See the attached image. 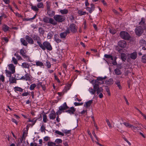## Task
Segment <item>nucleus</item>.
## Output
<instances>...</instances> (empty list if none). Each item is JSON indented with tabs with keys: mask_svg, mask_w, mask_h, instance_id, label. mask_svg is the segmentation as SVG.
I'll list each match as a JSON object with an SVG mask.
<instances>
[{
	"mask_svg": "<svg viewBox=\"0 0 146 146\" xmlns=\"http://www.w3.org/2000/svg\"><path fill=\"white\" fill-rule=\"evenodd\" d=\"M130 57L133 60H135L137 57V52H134L131 53L130 54Z\"/></svg>",
	"mask_w": 146,
	"mask_h": 146,
	"instance_id": "2eb2a0df",
	"label": "nucleus"
},
{
	"mask_svg": "<svg viewBox=\"0 0 146 146\" xmlns=\"http://www.w3.org/2000/svg\"><path fill=\"white\" fill-rule=\"evenodd\" d=\"M109 31L110 33L113 35L115 34L116 32V30L113 28L111 29L110 28Z\"/></svg>",
	"mask_w": 146,
	"mask_h": 146,
	"instance_id": "c9c22d12",
	"label": "nucleus"
},
{
	"mask_svg": "<svg viewBox=\"0 0 146 146\" xmlns=\"http://www.w3.org/2000/svg\"><path fill=\"white\" fill-rule=\"evenodd\" d=\"M14 55L16 56L17 58L18 59V60H22L21 57L18 54L15 53V54Z\"/></svg>",
	"mask_w": 146,
	"mask_h": 146,
	"instance_id": "de8ad7c7",
	"label": "nucleus"
},
{
	"mask_svg": "<svg viewBox=\"0 0 146 146\" xmlns=\"http://www.w3.org/2000/svg\"><path fill=\"white\" fill-rule=\"evenodd\" d=\"M104 56L106 58H110L112 60H113V59L112 56L110 55L105 54L104 55Z\"/></svg>",
	"mask_w": 146,
	"mask_h": 146,
	"instance_id": "473e14b6",
	"label": "nucleus"
},
{
	"mask_svg": "<svg viewBox=\"0 0 146 146\" xmlns=\"http://www.w3.org/2000/svg\"><path fill=\"white\" fill-rule=\"evenodd\" d=\"M45 130V127L43 125H42L41 127V131L42 132H43V131Z\"/></svg>",
	"mask_w": 146,
	"mask_h": 146,
	"instance_id": "774afa93",
	"label": "nucleus"
},
{
	"mask_svg": "<svg viewBox=\"0 0 146 146\" xmlns=\"http://www.w3.org/2000/svg\"><path fill=\"white\" fill-rule=\"evenodd\" d=\"M55 132L56 133L58 134L59 135H61L62 136L64 135V133H62L61 132H60V131H57V130Z\"/></svg>",
	"mask_w": 146,
	"mask_h": 146,
	"instance_id": "6e6d98bb",
	"label": "nucleus"
},
{
	"mask_svg": "<svg viewBox=\"0 0 146 146\" xmlns=\"http://www.w3.org/2000/svg\"><path fill=\"white\" fill-rule=\"evenodd\" d=\"M25 38L29 44H33L34 43L33 40L31 37L27 35L25 37Z\"/></svg>",
	"mask_w": 146,
	"mask_h": 146,
	"instance_id": "9b49d317",
	"label": "nucleus"
},
{
	"mask_svg": "<svg viewBox=\"0 0 146 146\" xmlns=\"http://www.w3.org/2000/svg\"><path fill=\"white\" fill-rule=\"evenodd\" d=\"M21 66L23 68L29 69V68L30 65L26 63H23L22 64Z\"/></svg>",
	"mask_w": 146,
	"mask_h": 146,
	"instance_id": "5701e85b",
	"label": "nucleus"
},
{
	"mask_svg": "<svg viewBox=\"0 0 146 146\" xmlns=\"http://www.w3.org/2000/svg\"><path fill=\"white\" fill-rule=\"evenodd\" d=\"M120 35L121 38L125 40H128L130 37L129 34L126 32L121 31Z\"/></svg>",
	"mask_w": 146,
	"mask_h": 146,
	"instance_id": "39448f33",
	"label": "nucleus"
},
{
	"mask_svg": "<svg viewBox=\"0 0 146 146\" xmlns=\"http://www.w3.org/2000/svg\"><path fill=\"white\" fill-rule=\"evenodd\" d=\"M12 61L15 64H17V59L14 57H13L12 58Z\"/></svg>",
	"mask_w": 146,
	"mask_h": 146,
	"instance_id": "13d9d810",
	"label": "nucleus"
},
{
	"mask_svg": "<svg viewBox=\"0 0 146 146\" xmlns=\"http://www.w3.org/2000/svg\"><path fill=\"white\" fill-rule=\"evenodd\" d=\"M57 36L56 35H54L55 40L57 43H59L61 42V40L59 38H57Z\"/></svg>",
	"mask_w": 146,
	"mask_h": 146,
	"instance_id": "7c9ffc66",
	"label": "nucleus"
},
{
	"mask_svg": "<svg viewBox=\"0 0 146 146\" xmlns=\"http://www.w3.org/2000/svg\"><path fill=\"white\" fill-rule=\"evenodd\" d=\"M94 9L93 7L92 8L87 7L86 8L87 10L90 13H91L94 10Z\"/></svg>",
	"mask_w": 146,
	"mask_h": 146,
	"instance_id": "58836bf2",
	"label": "nucleus"
},
{
	"mask_svg": "<svg viewBox=\"0 0 146 146\" xmlns=\"http://www.w3.org/2000/svg\"><path fill=\"white\" fill-rule=\"evenodd\" d=\"M55 142L57 144L62 143V140L60 139H57L56 140Z\"/></svg>",
	"mask_w": 146,
	"mask_h": 146,
	"instance_id": "5fc2aeb1",
	"label": "nucleus"
},
{
	"mask_svg": "<svg viewBox=\"0 0 146 146\" xmlns=\"http://www.w3.org/2000/svg\"><path fill=\"white\" fill-rule=\"evenodd\" d=\"M92 134L93 135H94V137L96 138V139L97 140V141H98V138L97 137V136L96 135V134L95 133V131H94V130H93V132H92Z\"/></svg>",
	"mask_w": 146,
	"mask_h": 146,
	"instance_id": "4d7b16f0",
	"label": "nucleus"
},
{
	"mask_svg": "<svg viewBox=\"0 0 146 146\" xmlns=\"http://www.w3.org/2000/svg\"><path fill=\"white\" fill-rule=\"evenodd\" d=\"M70 30H71L72 32L75 33L77 31V28L76 26L74 24H71L69 27Z\"/></svg>",
	"mask_w": 146,
	"mask_h": 146,
	"instance_id": "6e6552de",
	"label": "nucleus"
},
{
	"mask_svg": "<svg viewBox=\"0 0 146 146\" xmlns=\"http://www.w3.org/2000/svg\"><path fill=\"white\" fill-rule=\"evenodd\" d=\"M20 52L21 54L25 58H29V57L26 55V51L24 50V49H21L20 50Z\"/></svg>",
	"mask_w": 146,
	"mask_h": 146,
	"instance_id": "ddd939ff",
	"label": "nucleus"
},
{
	"mask_svg": "<svg viewBox=\"0 0 146 146\" xmlns=\"http://www.w3.org/2000/svg\"><path fill=\"white\" fill-rule=\"evenodd\" d=\"M92 82H94L95 84L94 85L93 88L95 90V93L97 92V94H99L100 93L103 92V89L101 87H99V84L100 82L96 80H92Z\"/></svg>",
	"mask_w": 146,
	"mask_h": 146,
	"instance_id": "f03ea898",
	"label": "nucleus"
},
{
	"mask_svg": "<svg viewBox=\"0 0 146 146\" xmlns=\"http://www.w3.org/2000/svg\"><path fill=\"white\" fill-rule=\"evenodd\" d=\"M75 111V110L74 107H71L70 109L66 111V112H68L70 114H74Z\"/></svg>",
	"mask_w": 146,
	"mask_h": 146,
	"instance_id": "a211bd4d",
	"label": "nucleus"
},
{
	"mask_svg": "<svg viewBox=\"0 0 146 146\" xmlns=\"http://www.w3.org/2000/svg\"><path fill=\"white\" fill-rule=\"evenodd\" d=\"M78 13L81 16L86 14V12L85 11H83L81 10H80L78 11Z\"/></svg>",
	"mask_w": 146,
	"mask_h": 146,
	"instance_id": "c85d7f7f",
	"label": "nucleus"
},
{
	"mask_svg": "<svg viewBox=\"0 0 146 146\" xmlns=\"http://www.w3.org/2000/svg\"><path fill=\"white\" fill-rule=\"evenodd\" d=\"M36 86V85L35 84H33L31 85L30 89L31 90H33Z\"/></svg>",
	"mask_w": 146,
	"mask_h": 146,
	"instance_id": "603ef678",
	"label": "nucleus"
},
{
	"mask_svg": "<svg viewBox=\"0 0 146 146\" xmlns=\"http://www.w3.org/2000/svg\"><path fill=\"white\" fill-rule=\"evenodd\" d=\"M49 116L50 119H54L56 117V113L53 111H51Z\"/></svg>",
	"mask_w": 146,
	"mask_h": 146,
	"instance_id": "f8f14e48",
	"label": "nucleus"
},
{
	"mask_svg": "<svg viewBox=\"0 0 146 146\" xmlns=\"http://www.w3.org/2000/svg\"><path fill=\"white\" fill-rule=\"evenodd\" d=\"M106 121L109 127H110V128H111L112 127L111 125L110 124V122L109 120H108V119H106Z\"/></svg>",
	"mask_w": 146,
	"mask_h": 146,
	"instance_id": "052dcab7",
	"label": "nucleus"
},
{
	"mask_svg": "<svg viewBox=\"0 0 146 146\" xmlns=\"http://www.w3.org/2000/svg\"><path fill=\"white\" fill-rule=\"evenodd\" d=\"M15 91H19L20 92H22L23 90L21 88L15 87Z\"/></svg>",
	"mask_w": 146,
	"mask_h": 146,
	"instance_id": "ea45409f",
	"label": "nucleus"
},
{
	"mask_svg": "<svg viewBox=\"0 0 146 146\" xmlns=\"http://www.w3.org/2000/svg\"><path fill=\"white\" fill-rule=\"evenodd\" d=\"M115 84L117 85V86H118L120 89H121V86L120 85V82L119 81H117L116 82Z\"/></svg>",
	"mask_w": 146,
	"mask_h": 146,
	"instance_id": "864d4df0",
	"label": "nucleus"
},
{
	"mask_svg": "<svg viewBox=\"0 0 146 146\" xmlns=\"http://www.w3.org/2000/svg\"><path fill=\"white\" fill-rule=\"evenodd\" d=\"M49 138L48 137H45L44 138V141H48L49 139Z\"/></svg>",
	"mask_w": 146,
	"mask_h": 146,
	"instance_id": "338daca9",
	"label": "nucleus"
},
{
	"mask_svg": "<svg viewBox=\"0 0 146 146\" xmlns=\"http://www.w3.org/2000/svg\"><path fill=\"white\" fill-rule=\"evenodd\" d=\"M118 44L119 46L121 48L125 47L126 45V43L125 41L122 40L119 41L118 42Z\"/></svg>",
	"mask_w": 146,
	"mask_h": 146,
	"instance_id": "1a4fd4ad",
	"label": "nucleus"
},
{
	"mask_svg": "<svg viewBox=\"0 0 146 146\" xmlns=\"http://www.w3.org/2000/svg\"><path fill=\"white\" fill-rule=\"evenodd\" d=\"M93 100H90L86 102L84 106L86 108H88L91 105L92 103Z\"/></svg>",
	"mask_w": 146,
	"mask_h": 146,
	"instance_id": "412c9836",
	"label": "nucleus"
},
{
	"mask_svg": "<svg viewBox=\"0 0 146 146\" xmlns=\"http://www.w3.org/2000/svg\"><path fill=\"white\" fill-rule=\"evenodd\" d=\"M1 15H2L0 16V23L2 20L3 17H4V18H6L7 17V16L4 13H2Z\"/></svg>",
	"mask_w": 146,
	"mask_h": 146,
	"instance_id": "79ce46f5",
	"label": "nucleus"
},
{
	"mask_svg": "<svg viewBox=\"0 0 146 146\" xmlns=\"http://www.w3.org/2000/svg\"><path fill=\"white\" fill-rule=\"evenodd\" d=\"M47 13L50 17H52L55 15V12L51 10L47 11Z\"/></svg>",
	"mask_w": 146,
	"mask_h": 146,
	"instance_id": "6ab92c4d",
	"label": "nucleus"
},
{
	"mask_svg": "<svg viewBox=\"0 0 146 146\" xmlns=\"http://www.w3.org/2000/svg\"><path fill=\"white\" fill-rule=\"evenodd\" d=\"M25 76L26 78V80H29L30 79V75L29 74L27 73L25 74Z\"/></svg>",
	"mask_w": 146,
	"mask_h": 146,
	"instance_id": "09e8293b",
	"label": "nucleus"
},
{
	"mask_svg": "<svg viewBox=\"0 0 146 146\" xmlns=\"http://www.w3.org/2000/svg\"><path fill=\"white\" fill-rule=\"evenodd\" d=\"M123 124L126 127H128L132 128V125H131L128 123L124 122Z\"/></svg>",
	"mask_w": 146,
	"mask_h": 146,
	"instance_id": "a19ab883",
	"label": "nucleus"
},
{
	"mask_svg": "<svg viewBox=\"0 0 146 146\" xmlns=\"http://www.w3.org/2000/svg\"><path fill=\"white\" fill-rule=\"evenodd\" d=\"M33 40H36L37 41V43L39 45V43H41L40 42V37L37 35H33V36H31Z\"/></svg>",
	"mask_w": 146,
	"mask_h": 146,
	"instance_id": "9d476101",
	"label": "nucleus"
},
{
	"mask_svg": "<svg viewBox=\"0 0 146 146\" xmlns=\"http://www.w3.org/2000/svg\"><path fill=\"white\" fill-rule=\"evenodd\" d=\"M40 47L43 50H45L46 49L48 50H51L52 49V47L50 44L47 41L44 42L42 44L41 43H39Z\"/></svg>",
	"mask_w": 146,
	"mask_h": 146,
	"instance_id": "f257e3e1",
	"label": "nucleus"
},
{
	"mask_svg": "<svg viewBox=\"0 0 146 146\" xmlns=\"http://www.w3.org/2000/svg\"><path fill=\"white\" fill-rule=\"evenodd\" d=\"M142 61L143 63H146V55H144L142 56Z\"/></svg>",
	"mask_w": 146,
	"mask_h": 146,
	"instance_id": "c03bdc74",
	"label": "nucleus"
},
{
	"mask_svg": "<svg viewBox=\"0 0 146 146\" xmlns=\"http://www.w3.org/2000/svg\"><path fill=\"white\" fill-rule=\"evenodd\" d=\"M114 71L115 74L117 75H121L122 73L121 71L118 68L115 69Z\"/></svg>",
	"mask_w": 146,
	"mask_h": 146,
	"instance_id": "4be33fe9",
	"label": "nucleus"
},
{
	"mask_svg": "<svg viewBox=\"0 0 146 146\" xmlns=\"http://www.w3.org/2000/svg\"><path fill=\"white\" fill-rule=\"evenodd\" d=\"M121 57L123 61H125L126 58V55L124 53H122L121 54Z\"/></svg>",
	"mask_w": 146,
	"mask_h": 146,
	"instance_id": "a878e982",
	"label": "nucleus"
},
{
	"mask_svg": "<svg viewBox=\"0 0 146 146\" xmlns=\"http://www.w3.org/2000/svg\"><path fill=\"white\" fill-rule=\"evenodd\" d=\"M9 69L12 72V74L15 72V67L13 64H10L8 65Z\"/></svg>",
	"mask_w": 146,
	"mask_h": 146,
	"instance_id": "4468645a",
	"label": "nucleus"
},
{
	"mask_svg": "<svg viewBox=\"0 0 146 146\" xmlns=\"http://www.w3.org/2000/svg\"><path fill=\"white\" fill-rule=\"evenodd\" d=\"M38 31L40 34L42 35H43L44 33V31L42 27H40L39 28Z\"/></svg>",
	"mask_w": 146,
	"mask_h": 146,
	"instance_id": "72a5a7b5",
	"label": "nucleus"
},
{
	"mask_svg": "<svg viewBox=\"0 0 146 146\" xmlns=\"http://www.w3.org/2000/svg\"><path fill=\"white\" fill-rule=\"evenodd\" d=\"M70 33V31L69 29H67L64 32L61 33L60 34V37L61 38L65 39L66 36L67 35Z\"/></svg>",
	"mask_w": 146,
	"mask_h": 146,
	"instance_id": "423d86ee",
	"label": "nucleus"
},
{
	"mask_svg": "<svg viewBox=\"0 0 146 146\" xmlns=\"http://www.w3.org/2000/svg\"><path fill=\"white\" fill-rule=\"evenodd\" d=\"M68 10L66 9H64L60 10V12L62 14H66L68 13Z\"/></svg>",
	"mask_w": 146,
	"mask_h": 146,
	"instance_id": "b1692460",
	"label": "nucleus"
},
{
	"mask_svg": "<svg viewBox=\"0 0 146 146\" xmlns=\"http://www.w3.org/2000/svg\"><path fill=\"white\" fill-rule=\"evenodd\" d=\"M56 145L55 143L52 142H49L48 143V145L49 146H54Z\"/></svg>",
	"mask_w": 146,
	"mask_h": 146,
	"instance_id": "a18cd8bd",
	"label": "nucleus"
},
{
	"mask_svg": "<svg viewBox=\"0 0 146 146\" xmlns=\"http://www.w3.org/2000/svg\"><path fill=\"white\" fill-rule=\"evenodd\" d=\"M53 32H52L51 33H48L47 35V38L48 39H49L52 38L53 36Z\"/></svg>",
	"mask_w": 146,
	"mask_h": 146,
	"instance_id": "4c0bfd02",
	"label": "nucleus"
},
{
	"mask_svg": "<svg viewBox=\"0 0 146 146\" xmlns=\"http://www.w3.org/2000/svg\"><path fill=\"white\" fill-rule=\"evenodd\" d=\"M143 32V30L141 27H138L135 29V33L138 36H140Z\"/></svg>",
	"mask_w": 146,
	"mask_h": 146,
	"instance_id": "0eeeda50",
	"label": "nucleus"
},
{
	"mask_svg": "<svg viewBox=\"0 0 146 146\" xmlns=\"http://www.w3.org/2000/svg\"><path fill=\"white\" fill-rule=\"evenodd\" d=\"M9 82L11 83H16V79L13 77H10L9 79Z\"/></svg>",
	"mask_w": 146,
	"mask_h": 146,
	"instance_id": "aec40b11",
	"label": "nucleus"
},
{
	"mask_svg": "<svg viewBox=\"0 0 146 146\" xmlns=\"http://www.w3.org/2000/svg\"><path fill=\"white\" fill-rule=\"evenodd\" d=\"M62 111L60 110L59 109V110L56 112V114L57 115H58L62 113Z\"/></svg>",
	"mask_w": 146,
	"mask_h": 146,
	"instance_id": "0e129e2a",
	"label": "nucleus"
},
{
	"mask_svg": "<svg viewBox=\"0 0 146 146\" xmlns=\"http://www.w3.org/2000/svg\"><path fill=\"white\" fill-rule=\"evenodd\" d=\"M88 133V134L90 136V137H91V138L92 139V141L93 142L94 141V139H93V137L92 136V134L89 130H88L87 131Z\"/></svg>",
	"mask_w": 146,
	"mask_h": 146,
	"instance_id": "3c124183",
	"label": "nucleus"
},
{
	"mask_svg": "<svg viewBox=\"0 0 146 146\" xmlns=\"http://www.w3.org/2000/svg\"><path fill=\"white\" fill-rule=\"evenodd\" d=\"M106 78V76L104 77H98L97 78V80L98 81H102L103 80H105Z\"/></svg>",
	"mask_w": 146,
	"mask_h": 146,
	"instance_id": "37998d69",
	"label": "nucleus"
},
{
	"mask_svg": "<svg viewBox=\"0 0 146 146\" xmlns=\"http://www.w3.org/2000/svg\"><path fill=\"white\" fill-rule=\"evenodd\" d=\"M37 7L38 8L42 9L44 8L43 4L42 2L38 3L37 5Z\"/></svg>",
	"mask_w": 146,
	"mask_h": 146,
	"instance_id": "393cba45",
	"label": "nucleus"
},
{
	"mask_svg": "<svg viewBox=\"0 0 146 146\" xmlns=\"http://www.w3.org/2000/svg\"><path fill=\"white\" fill-rule=\"evenodd\" d=\"M68 108L67 106L66 103L65 102L63 104L62 106H60L59 107V109L60 110L63 111Z\"/></svg>",
	"mask_w": 146,
	"mask_h": 146,
	"instance_id": "dca6fc26",
	"label": "nucleus"
},
{
	"mask_svg": "<svg viewBox=\"0 0 146 146\" xmlns=\"http://www.w3.org/2000/svg\"><path fill=\"white\" fill-rule=\"evenodd\" d=\"M31 8L34 11H38L39 10L38 7L35 5H31Z\"/></svg>",
	"mask_w": 146,
	"mask_h": 146,
	"instance_id": "bb28decb",
	"label": "nucleus"
},
{
	"mask_svg": "<svg viewBox=\"0 0 146 146\" xmlns=\"http://www.w3.org/2000/svg\"><path fill=\"white\" fill-rule=\"evenodd\" d=\"M74 104L75 106H80L82 105L83 104V103L74 102Z\"/></svg>",
	"mask_w": 146,
	"mask_h": 146,
	"instance_id": "69168bd1",
	"label": "nucleus"
},
{
	"mask_svg": "<svg viewBox=\"0 0 146 146\" xmlns=\"http://www.w3.org/2000/svg\"><path fill=\"white\" fill-rule=\"evenodd\" d=\"M89 91L92 94L95 95V90L94 88L93 89L92 88H90Z\"/></svg>",
	"mask_w": 146,
	"mask_h": 146,
	"instance_id": "2f4dec72",
	"label": "nucleus"
},
{
	"mask_svg": "<svg viewBox=\"0 0 146 146\" xmlns=\"http://www.w3.org/2000/svg\"><path fill=\"white\" fill-rule=\"evenodd\" d=\"M145 19L144 18H142L141 21L139 23V24L141 25H143L145 23Z\"/></svg>",
	"mask_w": 146,
	"mask_h": 146,
	"instance_id": "49530a36",
	"label": "nucleus"
},
{
	"mask_svg": "<svg viewBox=\"0 0 146 146\" xmlns=\"http://www.w3.org/2000/svg\"><path fill=\"white\" fill-rule=\"evenodd\" d=\"M113 83V80L111 78L109 79L108 80H106L105 81V84L108 85H110Z\"/></svg>",
	"mask_w": 146,
	"mask_h": 146,
	"instance_id": "f3484780",
	"label": "nucleus"
},
{
	"mask_svg": "<svg viewBox=\"0 0 146 146\" xmlns=\"http://www.w3.org/2000/svg\"><path fill=\"white\" fill-rule=\"evenodd\" d=\"M54 20L56 22H62L65 19V17L63 15H56L54 17Z\"/></svg>",
	"mask_w": 146,
	"mask_h": 146,
	"instance_id": "20e7f679",
	"label": "nucleus"
},
{
	"mask_svg": "<svg viewBox=\"0 0 146 146\" xmlns=\"http://www.w3.org/2000/svg\"><path fill=\"white\" fill-rule=\"evenodd\" d=\"M0 80L2 81V82H3L5 80V77L3 75H1L0 77Z\"/></svg>",
	"mask_w": 146,
	"mask_h": 146,
	"instance_id": "bf43d9fd",
	"label": "nucleus"
},
{
	"mask_svg": "<svg viewBox=\"0 0 146 146\" xmlns=\"http://www.w3.org/2000/svg\"><path fill=\"white\" fill-rule=\"evenodd\" d=\"M9 29V27L6 25H3V30L5 31L6 32L8 31Z\"/></svg>",
	"mask_w": 146,
	"mask_h": 146,
	"instance_id": "f704fd0d",
	"label": "nucleus"
},
{
	"mask_svg": "<svg viewBox=\"0 0 146 146\" xmlns=\"http://www.w3.org/2000/svg\"><path fill=\"white\" fill-rule=\"evenodd\" d=\"M21 41L22 43L24 46H26L28 44L27 41L23 38H21Z\"/></svg>",
	"mask_w": 146,
	"mask_h": 146,
	"instance_id": "cd10ccee",
	"label": "nucleus"
},
{
	"mask_svg": "<svg viewBox=\"0 0 146 146\" xmlns=\"http://www.w3.org/2000/svg\"><path fill=\"white\" fill-rule=\"evenodd\" d=\"M46 66L48 68H50L51 67V64L48 61L46 62Z\"/></svg>",
	"mask_w": 146,
	"mask_h": 146,
	"instance_id": "e2e57ef3",
	"label": "nucleus"
},
{
	"mask_svg": "<svg viewBox=\"0 0 146 146\" xmlns=\"http://www.w3.org/2000/svg\"><path fill=\"white\" fill-rule=\"evenodd\" d=\"M43 121L45 123L47 121L46 115L45 114H44L43 115Z\"/></svg>",
	"mask_w": 146,
	"mask_h": 146,
	"instance_id": "8fccbe9b",
	"label": "nucleus"
},
{
	"mask_svg": "<svg viewBox=\"0 0 146 146\" xmlns=\"http://www.w3.org/2000/svg\"><path fill=\"white\" fill-rule=\"evenodd\" d=\"M44 22L47 23H50L54 25H57V23L54 20L51 18L46 17L43 19Z\"/></svg>",
	"mask_w": 146,
	"mask_h": 146,
	"instance_id": "7ed1b4c3",
	"label": "nucleus"
},
{
	"mask_svg": "<svg viewBox=\"0 0 146 146\" xmlns=\"http://www.w3.org/2000/svg\"><path fill=\"white\" fill-rule=\"evenodd\" d=\"M140 44L142 45L143 44H145L146 43V42L145 40L142 39L140 41Z\"/></svg>",
	"mask_w": 146,
	"mask_h": 146,
	"instance_id": "680f3d73",
	"label": "nucleus"
},
{
	"mask_svg": "<svg viewBox=\"0 0 146 146\" xmlns=\"http://www.w3.org/2000/svg\"><path fill=\"white\" fill-rule=\"evenodd\" d=\"M36 65L37 66H38L40 67L44 66L43 63L41 62L37 61L36 62Z\"/></svg>",
	"mask_w": 146,
	"mask_h": 146,
	"instance_id": "e433bc0d",
	"label": "nucleus"
},
{
	"mask_svg": "<svg viewBox=\"0 0 146 146\" xmlns=\"http://www.w3.org/2000/svg\"><path fill=\"white\" fill-rule=\"evenodd\" d=\"M6 74L7 76L8 77H11L12 73L11 72H10L7 70H5Z\"/></svg>",
	"mask_w": 146,
	"mask_h": 146,
	"instance_id": "c756f323",
	"label": "nucleus"
}]
</instances>
